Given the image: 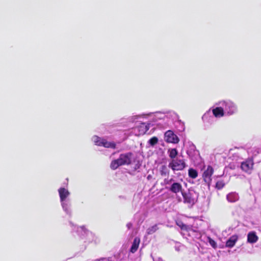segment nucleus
<instances>
[{"label":"nucleus","mask_w":261,"mask_h":261,"mask_svg":"<svg viewBox=\"0 0 261 261\" xmlns=\"http://www.w3.org/2000/svg\"><path fill=\"white\" fill-rule=\"evenodd\" d=\"M225 185V184L223 180H219L216 182V188L218 190H221L224 187Z\"/></svg>","instance_id":"nucleus-28"},{"label":"nucleus","mask_w":261,"mask_h":261,"mask_svg":"<svg viewBox=\"0 0 261 261\" xmlns=\"http://www.w3.org/2000/svg\"><path fill=\"white\" fill-rule=\"evenodd\" d=\"M227 199L230 202H234L239 199L238 194L235 192H231L227 195Z\"/></svg>","instance_id":"nucleus-20"},{"label":"nucleus","mask_w":261,"mask_h":261,"mask_svg":"<svg viewBox=\"0 0 261 261\" xmlns=\"http://www.w3.org/2000/svg\"><path fill=\"white\" fill-rule=\"evenodd\" d=\"M94 144L98 146H103L105 148L115 149L116 144L114 142L108 141L105 138H101L98 136H93L91 138Z\"/></svg>","instance_id":"nucleus-6"},{"label":"nucleus","mask_w":261,"mask_h":261,"mask_svg":"<svg viewBox=\"0 0 261 261\" xmlns=\"http://www.w3.org/2000/svg\"><path fill=\"white\" fill-rule=\"evenodd\" d=\"M198 153V151L196 150L195 146L193 143H189V148L187 150V153L189 156L192 159Z\"/></svg>","instance_id":"nucleus-17"},{"label":"nucleus","mask_w":261,"mask_h":261,"mask_svg":"<svg viewBox=\"0 0 261 261\" xmlns=\"http://www.w3.org/2000/svg\"><path fill=\"white\" fill-rule=\"evenodd\" d=\"M112 257H101L99 259H97L96 261H112Z\"/></svg>","instance_id":"nucleus-31"},{"label":"nucleus","mask_w":261,"mask_h":261,"mask_svg":"<svg viewBox=\"0 0 261 261\" xmlns=\"http://www.w3.org/2000/svg\"><path fill=\"white\" fill-rule=\"evenodd\" d=\"M168 167L174 171L182 170L185 168L186 163L183 159L177 158L171 160L169 163Z\"/></svg>","instance_id":"nucleus-9"},{"label":"nucleus","mask_w":261,"mask_h":261,"mask_svg":"<svg viewBox=\"0 0 261 261\" xmlns=\"http://www.w3.org/2000/svg\"><path fill=\"white\" fill-rule=\"evenodd\" d=\"M165 114L164 126H170L174 122L178 120V115L173 111H165Z\"/></svg>","instance_id":"nucleus-7"},{"label":"nucleus","mask_w":261,"mask_h":261,"mask_svg":"<svg viewBox=\"0 0 261 261\" xmlns=\"http://www.w3.org/2000/svg\"><path fill=\"white\" fill-rule=\"evenodd\" d=\"M202 120L204 122H208L211 119H213V117L210 116V112H208L205 113L202 116Z\"/></svg>","instance_id":"nucleus-26"},{"label":"nucleus","mask_w":261,"mask_h":261,"mask_svg":"<svg viewBox=\"0 0 261 261\" xmlns=\"http://www.w3.org/2000/svg\"><path fill=\"white\" fill-rule=\"evenodd\" d=\"M165 141L167 143L176 144L178 143L179 139L172 130H168L164 134Z\"/></svg>","instance_id":"nucleus-12"},{"label":"nucleus","mask_w":261,"mask_h":261,"mask_svg":"<svg viewBox=\"0 0 261 261\" xmlns=\"http://www.w3.org/2000/svg\"><path fill=\"white\" fill-rule=\"evenodd\" d=\"M158 229V225L156 224L154 225L147 229V233L148 234H151L155 232Z\"/></svg>","instance_id":"nucleus-24"},{"label":"nucleus","mask_w":261,"mask_h":261,"mask_svg":"<svg viewBox=\"0 0 261 261\" xmlns=\"http://www.w3.org/2000/svg\"><path fill=\"white\" fill-rule=\"evenodd\" d=\"M140 243V238L138 237H135L130 249V251L132 253H135L138 250Z\"/></svg>","instance_id":"nucleus-19"},{"label":"nucleus","mask_w":261,"mask_h":261,"mask_svg":"<svg viewBox=\"0 0 261 261\" xmlns=\"http://www.w3.org/2000/svg\"><path fill=\"white\" fill-rule=\"evenodd\" d=\"M126 227L128 229H130L132 227V224L131 223H128L126 224Z\"/></svg>","instance_id":"nucleus-32"},{"label":"nucleus","mask_w":261,"mask_h":261,"mask_svg":"<svg viewBox=\"0 0 261 261\" xmlns=\"http://www.w3.org/2000/svg\"><path fill=\"white\" fill-rule=\"evenodd\" d=\"M254 162L252 158H248L241 162L240 168L243 171L250 174L253 169Z\"/></svg>","instance_id":"nucleus-10"},{"label":"nucleus","mask_w":261,"mask_h":261,"mask_svg":"<svg viewBox=\"0 0 261 261\" xmlns=\"http://www.w3.org/2000/svg\"><path fill=\"white\" fill-rule=\"evenodd\" d=\"M158 142V139L156 137H153L150 139L148 141V143L151 146H153L154 145H155Z\"/></svg>","instance_id":"nucleus-27"},{"label":"nucleus","mask_w":261,"mask_h":261,"mask_svg":"<svg viewBox=\"0 0 261 261\" xmlns=\"http://www.w3.org/2000/svg\"><path fill=\"white\" fill-rule=\"evenodd\" d=\"M149 128V124L142 123L134 129V133L137 136L143 135L148 130Z\"/></svg>","instance_id":"nucleus-14"},{"label":"nucleus","mask_w":261,"mask_h":261,"mask_svg":"<svg viewBox=\"0 0 261 261\" xmlns=\"http://www.w3.org/2000/svg\"><path fill=\"white\" fill-rule=\"evenodd\" d=\"M168 153L169 154V157L171 159V160L177 158L176 156L177 155V151L176 148L169 149L168 150Z\"/></svg>","instance_id":"nucleus-22"},{"label":"nucleus","mask_w":261,"mask_h":261,"mask_svg":"<svg viewBox=\"0 0 261 261\" xmlns=\"http://www.w3.org/2000/svg\"><path fill=\"white\" fill-rule=\"evenodd\" d=\"M165 117V111H156L133 116L132 117L131 120L135 121L141 119H148L152 122L156 123L157 124H161L164 126Z\"/></svg>","instance_id":"nucleus-2"},{"label":"nucleus","mask_w":261,"mask_h":261,"mask_svg":"<svg viewBox=\"0 0 261 261\" xmlns=\"http://www.w3.org/2000/svg\"><path fill=\"white\" fill-rule=\"evenodd\" d=\"M248 152L250 156L249 158H252L254 162V161L259 162V160H256V157L257 155H261V148L252 147L248 150Z\"/></svg>","instance_id":"nucleus-16"},{"label":"nucleus","mask_w":261,"mask_h":261,"mask_svg":"<svg viewBox=\"0 0 261 261\" xmlns=\"http://www.w3.org/2000/svg\"><path fill=\"white\" fill-rule=\"evenodd\" d=\"M238 240V237L237 236H231L226 242V246L228 247H232L236 244Z\"/></svg>","instance_id":"nucleus-21"},{"label":"nucleus","mask_w":261,"mask_h":261,"mask_svg":"<svg viewBox=\"0 0 261 261\" xmlns=\"http://www.w3.org/2000/svg\"><path fill=\"white\" fill-rule=\"evenodd\" d=\"M133 159V154L131 152L122 153L117 160H113L110 164V168L115 170L119 166L129 165Z\"/></svg>","instance_id":"nucleus-3"},{"label":"nucleus","mask_w":261,"mask_h":261,"mask_svg":"<svg viewBox=\"0 0 261 261\" xmlns=\"http://www.w3.org/2000/svg\"><path fill=\"white\" fill-rule=\"evenodd\" d=\"M59 200L61 206L65 214L69 217L72 214V203L70 197V192L68 188L60 187L58 190Z\"/></svg>","instance_id":"nucleus-1"},{"label":"nucleus","mask_w":261,"mask_h":261,"mask_svg":"<svg viewBox=\"0 0 261 261\" xmlns=\"http://www.w3.org/2000/svg\"><path fill=\"white\" fill-rule=\"evenodd\" d=\"M218 105H220L224 109L225 116H230L236 114L238 111L237 104L229 99L222 100L218 101Z\"/></svg>","instance_id":"nucleus-5"},{"label":"nucleus","mask_w":261,"mask_h":261,"mask_svg":"<svg viewBox=\"0 0 261 261\" xmlns=\"http://www.w3.org/2000/svg\"><path fill=\"white\" fill-rule=\"evenodd\" d=\"M208 240L209 244L212 247H213L214 248H216L217 247V243L214 240L210 238H208Z\"/></svg>","instance_id":"nucleus-30"},{"label":"nucleus","mask_w":261,"mask_h":261,"mask_svg":"<svg viewBox=\"0 0 261 261\" xmlns=\"http://www.w3.org/2000/svg\"><path fill=\"white\" fill-rule=\"evenodd\" d=\"M161 174L162 175H166L169 174V170L165 165H163L161 167Z\"/></svg>","instance_id":"nucleus-25"},{"label":"nucleus","mask_w":261,"mask_h":261,"mask_svg":"<svg viewBox=\"0 0 261 261\" xmlns=\"http://www.w3.org/2000/svg\"><path fill=\"white\" fill-rule=\"evenodd\" d=\"M188 174L189 177L193 179H194L197 177L198 172L195 169L193 168H190L188 170Z\"/></svg>","instance_id":"nucleus-23"},{"label":"nucleus","mask_w":261,"mask_h":261,"mask_svg":"<svg viewBox=\"0 0 261 261\" xmlns=\"http://www.w3.org/2000/svg\"><path fill=\"white\" fill-rule=\"evenodd\" d=\"M258 240V237L254 231H251L248 233L247 241L249 243H255Z\"/></svg>","instance_id":"nucleus-18"},{"label":"nucleus","mask_w":261,"mask_h":261,"mask_svg":"<svg viewBox=\"0 0 261 261\" xmlns=\"http://www.w3.org/2000/svg\"><path fill=\"white\" fill-rule=\"evenodd\" d=\"M71 227L73 229H76L78 234L83 239H85L88 242H96L97 238L91 231L87 229L85 226L76 227L72 222H69Z\"/></svg>","instance_id":"nucleus-4"},{"label":"nucleus","mask_w":261,"mask_h":261,"mask_svg":"<svg viewBox=\"0 0 261 261\" xmlns=\"http://www.w3.org/2000/svg\"><path fill=\"white\" fill-rule=\"evenodd\" d=\"M214 173V169L211 166H208L202 173V179L204 182L207 185L208 188L210 187L212 182V176Z\"/></svg>","instance_id":"nucleus-11"},{"label":"nucleus","mask_w":261,"mask_h":261,"mask_svg":"<svg viewBox=\"0 0 261 261\" xmlns=\"http://www.w3.org/2000/svg\"><path fill=\"white\" fill-rule=\"evenodd\" d=\"M177 225L181 228L182 230L188 231L190 229V227L183 224L182 222H178Z\"/></svg>","instance_id":"nucleus-29"},{"label":"nucleus","mask_w":261,"mask_h":261,"mask_svg":"<svg viewBox=\"0 0 261 261\" xmlns=\"http://www.w3.org/2000/svg\"><path fill=\"white\" fill-rule=\"evenodd\" d=\"M212 111L213 116L216 118H219L225 116L224 109L220 105H218V101L215 103Z\"/></svg>","instance_id":"nucleus-13"},{"label":"nucleus","mask_w":261,"mask_h":261,"mask_svg":"<svg viewBox=\"0 0 261 261\" xmlns=\"http://www.w3.org/2000/svg\"><path fill=\"white\" fill-rule=\"evenodd\" d=\"M182 195L184 198V202L190 204H193L195 202V198L194 197V193L193 192H182Z\"/></svg>","instance_id":"nucleus-15"},{"label":"nucleus","mask_w":261,"mask_h":261,"mask_svg":"<svg viewBox=\"0 0 261 261\" xmlns=\"http://www.w3.org/2000/svg\"><path fill=\"white\" fill-rule=\"evenodd\" d=\"M165 184L170 186L169 190L173 193L177 194L179 192H183L182 191L181 185L177 182L175 181L173 178L165 179L164 180Z\"/></svg>","instance_id":"nucleus-8"}]
</instances>
